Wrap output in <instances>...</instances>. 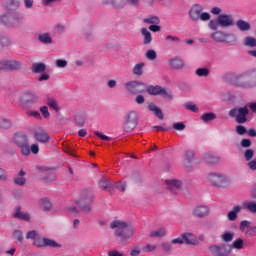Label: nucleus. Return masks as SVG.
<instances>
[{"instance_id": "473e14b6", "label": "nucleus", "mask_w": 256, "mask_h": 256, "mask_svg": "<svg viewBox=\"0 0 256 256\" xmlns=\"http://www.w3.org/2000/svg\"><path fill=\"white\" fill-rule=\"evenodd\" d=\"M161 89L162 87L161 86H153V85H150L146 88V92L149 94V95H153V96H158L160 95V92H161Z\"/></svg>"}, {"instance_id": "052dcab7", "label": "nucleus", "mask_w": 256, "mask_h": 256, "mask_svg": "<svg viewBox=\"0 0 256 256\" xmlns=\"http://www.w3.org/2000/svg\"><path fill=\"white\" fill-rule=\"evenodd\" d=\"M114 188H117L121 192H125V189L127 188V182L120 181L117 184L114 183Z\"/></svg>"}, {"instance_id": "f03ea898", "label": "nucleus", "mask_w": 256, "mask_h": 256, "mask_svg": "<svg viewBox=\"0 0 256 256\" xmlns=\"http://www.w3.org/2000/svg\"><path fill=\"white\" fill-rule=\"evenodd\" d=\"M230 84L241 89H253L256 87V71L250 70L243 74L233 76Z\"/></svg>"}, {"instance_id": "338daca9", "label": "nucleus", "mask_w": 256, "mask_h": 256, "mask_svg": "<svg viewBox=\"0 0 256 256\" xmlns=\"http://www.w3.org/2000/svg\"><path fill=\"white\" fill-rule=\"evenodd\" d=\"M186 128L183 122H175L173 124V129L176 131H183Z\"/></svg>"}, {"instance_id": "c85d7f7f", "label": "nucleus", "mask_w": 256, "mask_h": 256, "mask_svg": "<svg viewBox=\"0 0 256 256\" xmlns=\"http://www.w3.org/2000/svg\"><path fill=\"white\" fill-rule=\"evenodd\" d=\"M12 239H13V241H15L17 243L23 244V242H24L23 231L19 230V229L14 230L13 234H12Z\"/></svg>"}, {"instance_id": "423d86ee", "label": "nucleus", "mask_w": 256, "mask_h": 256, "mask_svg": "<svg viewBox=\"0 0 256 256\" xmlns=\"http://www.w3.org/2000/svg\"><path fill=\"white\" fill-rule=\"evenodd\" d=\"M249 110L247 106L240 107V108H233L229 111V116L231 118H235L238 124H245L247 122V115Z\"/></svg>"}, {"instance_id": "e433bc0d", "label": "nucleus", "mask_w": 256, "mask_h": 256, "mask_svg": "<svg viewBox=\"0 0 256 256\" xmlns=\"http://www.w3.org/2000/svg\"><path fill=\"white\" fill-rule=\"evenodd\" d=\"M106 4H111L116 9H123L125 7V0H108Z\"/></svg>"}, {"instance_id": "49530a36", "label": "nucleus", "mask_w": 256, "mask_h": 256, "mask_svg": "<svg viewBox=\"0 0 256 256\" xmlns=\"http://www.w3.org/2000/svg\"><path fill=\"white\" fill-rule=\"evenodd\" d=\"M244 207L250 212V213H256V202L255 201H249L244 204Z\"/></svg>"}, {"instance_id": "72a5a7b5", "label": "nucleus", "mask_w": 256, "mask_h": 256, "mask_svg": "<svg viewBox=\"0 0 256 256\" xmlns=\"http://www.w3.org/2000/svg\"><path fill=\"white\" fill-rule=\"evenodd\" d=\"M166 235V230L164 227L158 228L150 232L151 238H162Z\"/></svg>"}, {"instance_id": "13d9d810", "label": "nucleus", "mask_w": 256, "mask_h": 256, "mask_svg": "<svg viewBox=\"0 0 256 256\" xmlns=\"http://www.w3.org/2000/svg\"><path fill=\"white\" fill-rule=\"evenodd\" d=\"M219 26H220V24L218 23V17H217V20H210L208 23V27L212 31H217Z\"/></svg>"}, {"instance_id": "6e6d98bb", "label": "nucleus", "mask_w": 256, "mask_h": 256, "mask_svg": "<svg viewBox=\"0 0 256 256\" xmlns=\"http://www.w3.org/2000/svg\"><path fill=\"white\" fill-rule=\"evenodd\" d=\"M245 161L250 162L254 157V150L253 149H246L244 152Z\"/></svg>"}, {"instance_id": "69168bd1", "label": "nucleus", "mask_w": 256, "mask_h": 256, "mask_svg": "<svg viewBox=\"0 0 256 256\" xmlns=\"http://www.w3.org/2000/svg\"><path fill=\"white\" fill-rule=\"evenodd\" d=\"M156 248V244H147L146 246H144V248H142V251L145 253H150L152 251H155Z\"/></svg>"}, {"instance_id": "b1692460", "label": "nucleus", "mask_w": 256, "mask_h": 256, "mask_svg": "<svg viewBox=\"0 0 256 256\" xmlns=\"http://www.w3.org/2000/svg\"><path fill=\"white\" fill-rule=\"evenodd\" d=\"M26 172L21 169L19 174L13 178L14 184L17 186H24L27 183V179L24 177Z\"/></svg>"}, {"instance_id": "8fccbe9b", "label": "nucleus", "mask_w": 256, "mask_h": 256, "mask_svg": "<svg viewBox=\"0 0 256 256\" xmlns=\"http://www.w3.org/2000/svg\"><path fill=\"white\" fill-rule=\"evenodd\" d=\"M244 240L242 238H237V240H234L232 247L237 250L243 249Z\"/></svg>"}, {"instance_id": "bb28decb", "label": "nucleus", "mask_w": 256, "mask_h": 256, "mask_svg": "<svg viewBox=\"0 0 256 256\" xmlns=\"http://www.w3.org/2000/svg\"><path fill=\"white\" fill-rule=\"evenodd\" d=\"M38 41L45 45H51L53 43V38L50 33L45 32V33L39 34Z\"/></svg>"}, {"instance_id": "e2e57ef3", "label": "nucleus", "mask_w": 256, "mask_h": 256, "mask_svg": "<svg viewBox=\"0 0 256 256\" xmlns=\"http://www.w3.org/2000/svg\"><path fill=\"white\" fill-rule=\"evenodd\" d=\"M236 133L240 136H243V135L247 134V129L245 126L239 124L236 126Z\"/></svg>"}, {"instance_id": "4be33fe9", "label": "nucleus", "mask_w": 256, "mask_h": 256, "mask_svg": "<svg viewBox=\"0 0 256 256\" xmlns=\"http://www.w3.org/2000/svg\"><path fill=\"white\" fill-rule=\"evenodd\" d=\"M194 159V153L193 151H186L185 153V163H184V168L187 172H191L192 171V165L191 162Z\"/></svg>"}, {"instance_id": "6e6552de", "label": "nucleus", "mask_w": 256, "mask_h": 256, "mask_svg": "<svg viewBox=\"0 0 256 256\" xmlns=\"http://www.w3.org/2000/svg\"><path fill=\"white\" fill-rule=\"evenodd\" d=\"M208 181L217 188H224L228 185V180L225 175L221 173H210Z\"/></svg>"}, {"instance_id": "ddd939ff", "label": "nucleus", "mask_w": 256, "mask_h": 256, "mask_svg": "<svg viewBox=\"0 0 256 256\" xmlns=\"http://www.w3.org/2000/svg\"><path fill=\"white\" fill-rule=\"evenodd\" d=\"M34 245L38 248L51 247V248H59L60 244H57L56 240H50V238H37L34 241Z\"/></svg>"}, {"instance_id": "a18cd8bd", "label": "nucleus", "mask_w": 256, "mask_h": 256, "mask_svg": "<svg viewBox=\"0 0 256 256\" xmlns=\"http://www.w3.org/2000/svg\"><path fill=\"white\" fill-rule=\"evenodd\" d=\"M12 126V123L9 119H0V129H4V130H7V129H10Z\"/></svg>"}, {"instance_id": "0e129e2a", "label": "nucleus", "mask_w": 256, "mask_h": 256, "mask_svg": "<svg viewBox=\"0 0 256 256\" xmlns=\"http://www.w3.org/2000/svg\"><path fill=\"white\" fill-rule=\"evenodd\" d=\"M184 107H185L186 110H189V111H191L193 113H197L198 112L197 106L195 104H193V103H186L184 105Z\"/></svg>"}, {"instance_id": "a211bd4d", "label": "nucleus", "mask_w": 256, "mask_h": 256, "mask_svg": "<svg viewBox=\"0 0 256 256\" xmlns=\"http://www.w3.org/2000/svg\"><path fill=\"white\" fill-rule=\"evenodd\" d=\"M35 138L38 142L43 144H47L50 141L49 133L41 128L35 131Z\"/></svg>"}, {"instance_id": "3c124183", "label": "nucleus", "mask_w": 256, "mask_h": 256, "mask_svg": "<svg viewBox=\"0 0 256 256\" xmlns=\"http://www.w3.org/2000/svg\"><path fill=\"white\" fill-rule=\"evenodd\" d=\"M165 40L168 44L174 43L175 45L180 43V38L177 36L167 35Z\"/></svg>"}, {"instance_id": "de8ad7c7", "label": "nucleus", "mask_w": 256, "mask_h": 256, "mask_svg": "<svg viewBox=\"0 0 256 256\" xmlns=\"http://www.w3.org/2000/svg\"><path fill=\"white\" fill-rule=\"evenodd\" d=\"M42 180L45 182V183H50V182H53L56 180V175L54 172H48V175L47 176H42Z\"/></svg>"}, {"instance_id": "c756f323", "label": "nucleus", "mask_w": 256, "mask_h": 256, "mask_svg": "<svg viewBox=\"0 0 256 256\" xmlns=\"http://www.w3.org/2000/svg\"><path fill=\"white\" fill-rule=\"evenodd\" d=\"M182 237H183V241L188 245H196L197 243V239H196V236H194V234L186 233V234H183Z\"/></svg>"}, {"instance_id": "9d476101", "label": "nucleus", "mask_w": 256, "mask_h": 256, "mask_svg": "<svg viewBox=\"0 0 256 256\" xmlns=\"http://www.w3.org/2000/svg\"><path fill=\"white\" fill-rule=\"evenodd\" d=\"M138 123L137 113L135 111H130L126 115V120L124 122V130L126 132H131L135 130Z\"/></svg>"}, {"instance_id": "a19ab883", "label": "nucleus", "mask_w": 256, "mask_h": 256, "mask_svg": "<svg viewBox=\"0 0 256 256\" xmlns=\"http://www.w3.org/2000/svg\"><path fill=\"white\" fill-rule=\"evenodd\" d=\"M39 102V96L35 93H28L26 103L27 104H36Z\"/></svg>"}, {"instance_id": "79ce46f5", "label": "nucleus", "mask_w": 256, "mask_h": 256, "mask_svg": "<svg viewBox=\"0 0 256 256\" xmlns=\"http://www.w3.org/2000/svg\"><path fill=\"white\" fill-rule=\"evenodd\" d=\"M244 46L254 48L256 47V39L251 36H247L244 39Z\"/></svg>"}, {"instance_id": "412c9836", "label": "nucleus", "mask_w": 256, "mask_h": 256, "mask_svg": "<svg viewBox=\"0 0 256 256\" xmlns=\"http://www.w3.org/2000/svg\"><path fill=\"white\" fill-rule=\"evenodd\" d=\"M168 64L173 70H181L184 67V61L178 56L169 59Z\"/></svg>"}, {"instance_id": "774afa93", "label": "nucleus", "mask_w": 256, "mask_h": 256, "mask_svg": "<svg viewBox=\"0 0 256 256\" xmlns=\"http://www.w3.org/2000/svg\"><path fill=\"white\" fill-rule=\"evenodd\" d=\"M248 168L252 171H256V157L250 160L247 164Z\"/></svg>"}, {"instance_id": "37998d69", "label": "nucleus", "mask_w": 256, "mask_h": 256, "mask_svg": "<svg viewBox=\"0 0 256 256\" xmlns=\"http://www.w3.org/2000/svg\"><path fill=\"white\" fill-rule=\"evenodd\" d=\"M47 105L55 110L56 112H59V104L57 103V100L54 98H47Z\"/></svg>"}, {"instance_id": "cd10ccee", "label": "nucleus", "mask_w": 256, "mask_h": 256, "mask_svg": "<svg viewBox=\"0 0 256 256\" xmlns=\"http://www.w3.org/2000/svg\"><path fill=\"white\" fill-rule=\"evenodd\" d=\"M46 69H47V66L43 62L33 63L31 67L32 72L35 74L43 73L46 71Z\"/></svg>"}, {"instance_id": "6ab92c4d", "label": "nucleus", "mask_w": 256, "mask_h": 256, "mask_svg": "<svg viewBox=\"0 0 256 256\" xmlns=\"http://www.w3.org/2000/svg\"><path fill=\"white\" fill-rule=\"evenodd\" d=\"M208 214H209V208L205 205H199L193 209V215L197 218H204L208 216Z\"/></svg>"}, {"instance_id": "4d7b16f0", "label": "nucleus", "mask_w": 256, "mask_h": 256, "mask_svg": "<svg viewBox=\"0 0 256 256\" xmlns=\"http://www.w3.org/2000/svg\"><path fill=\"white\" fill-rule=\"evenodd\" d=\"M40 112H41L42 116H43L45 119H48V118H50V116H51V113H50V111H49V107L46 106V105L40 107Z\"/></svg>"}, {"instance_id": "1a4fd4ad", "label": "nucleus", "mask_w": 256, "mask_h": 256, "mask_svg": "<svg viewBox=\"0 0 256 256\" xmlns=\"http://www.w3.org/2000/svg\"><path fill=\"white\" fill-rule=\"evenodd\" d=\"M7 16H1V23L7 27H18L22 23V16L18 12H11L10 20Z\"/></svg>"}, {"instance_id": "20e7f679", "label": "nucleus", "mask_w": 256, "mask_h": 256, "mask_svg": "<svg viewBox=\"0 0 256 256\" xmlns=\"http://www.w3.org/2000/svg\"><path fill=\"white\" fill-rule=\"evenodd\" d=\"M14 144L21 148V153L23 156H29L31 154V149L29 145V138L24 133H15L13 137Z\"/></svg>"}, {"instance_id": "f8f14e48", "label": "nucleus", "mask_w": 256, "mask_h": 256, "mask_svg": "<svg viewBox=\"0 0 256 256\" xmlns=\"http://www.w3.org/2000/svg\"><path fill=\"white\" fill-rule=\"evenodd\" d=\"M211 38L218 43L229 42L227 38H230L232 42H236V36L232 33H224L222 31H216L211 34Z\"/></svg>"}, {"instance_id": "f3484780", "label": "nucleus", "mask_w": 256, "mask_h": 256, "mask_svg": "<svg viewBox=\"0 0 256 256\" xmlns=\"http://www.w3.org/2000/svg\"><path fill=\"white\" fill-rule=\"evenodd\" d=\"M98 186L100 189L105 190L107 192L112 193L113 189H115V183L111 181V179H107L105 177H102L99 182Z\"/></svg>"}, {"instance_id": "c03bdc74", "label": "nucleus", "mask_w": 256, "mask_h": 256, "mask_svg": "<svg viewBox=\"0 0 256 256\" xmlns=\"http://www.w3.org/2000/svg\"><path fill=\"white\" fill-rule=\"evenodd\" d=\"M144 23L158 25L160 23V19L157 16H149L144 18Z\"/></svg>"}, {"instance_id": "864d4df0", "label": "nucleus", "mask_w": 256, "mask_h": 256, "mask_svg": "<svg viewBox=\"0 0 256 256\" xmlns=\"http://www.w3.org/2000/svg\"><path fill=\"white\" fill-rule=\"evenodd\" d=\"M27 116L33 117V118L38 119V120L42 119L41 113L37 110H28L27 111Z\"/></svg>"}, {"instance_id": "bf43d9fd", "label": "nucleus", "mask_w": 256, "mask_h": 256, "mask_svg": "<svg viewBox=\"0 0 256 256\" xmlns=\"http://www.w3.org/2000/svg\"><path fill=\"white\" fill-rule=\"evenodd\" d=\"M9 180V175L4 168H0V181L7 182Z\"/></svg>"}, {"instance_id": "39448f33", "label": "nucleus", "mask_w": 256, "mask_h": 256, "mask_svg": "<svg viewBox=\"0 0 256 256\" xmlns=\"http://www.w3.org/2000/svg\"><path fill=\"white\" fill-rule=\"evenodd\" d=\"M76 204L83 212L90 213L91 204H93V191L91 189L85 190Z\"/></svg>"}, {"instance_id": "dca6fc26", "label": "nucleus", "mask_w": 256, "mask_h": 256, "mask_svg": "<svg viewBox=\"0 0 256 256\" xmlns=\"http://www.w3.org/2000/svg\"><path fill=\"white\" fill-rule=\"evenodd\" d=\"M165 183L169 191L172 192L173 194H177L182 187V182L177 179H167Z\"/></svg>"}, {"instance_id": "7c9ffc66", "label": "nucleus", "mask_w": 256, "mask_h": 256, "mask_svg": "<svg viewBox=\"0 0 256 256\" xmlns=\"http://www.w3.org/2000/svg\"><path fill=\"white\" fill-rule=\"evenodd\" d=\"M195 75L200 78H207L210 75V69L207 67L197 68L195 71Z\"/></svg>"}, {"instance_id": "5701e85b", "label": "nucleus", "mask_w": 256, "mask_h": 256, "mask_svg": "<svg viewBox=\"0 0 256 256\" xmlns=\"http://www.w3.org/2000/svg\"><path fill=\"white\" fill-rule=\"evenodd\" d=\"M236 28L242 32V33H245V32H249L251 30V25L249 22L243 20V19H238L236 21Z\"/></svg>"}, {"instance_id": "ea45409f", "label": "nucleus", "mask_w": 256, "mask_h": 256, "mask_svg": "<svg viewBox=\"0 0 256 256\" xmlns=\"http://www.w3.org/2000/svg\"><path fill=\"white\" fill-rule=\"evenodd\" d=\"M144 66L145 64L143 62L137 63L133 68V74L136 76H142Z\"/></svg>"}, {"instance_id": "2f4dec72", "label": "nucleus", "mask_w": 256, "mask_h": 256, "mask_svg": "<svg viewBox=\"0 0 256 256\" xmlns=\"http://www.w3.org/2000/svg\"><path fill=\"white\" fill-rule=\"evenodd\" d=\"M141 34L143 36V44L144 45H149L152 42L151 33L146 28H142L141 29Z\"/></svg>"}, {"instance_id": "4c0bfd02", "label": "nucleus", "mask_w": 256, "mask_h": 256, "mask_svg": "<svg viewBox=\"0 0 256 256\" xmlns=\"http://www.w3.org/2000/svg\"><path fill=\"white\" fill-rule=\"evenodd\" d=\"M215 119H216V114L213 113V112H208V113H204V114L201 115V120L204 123L211 122V121H213Z\"/></svg>"}, {"instance_id": "2eb2a0df", "label": "nucleus", "mask_w": 256, "mask_h": 256, "mask_svg": "<svg viewBox=\"0 0 256 256\" xmlns=\"http://www.w3.org/2000/svg\"><path fill=\"white\" fill-rule=\"evenodd\" d=\"M22 63L17 60H6L1 62L0 70H20Z\"/></svg>"}, {"instance_id": "4468645a", "label": "nucleus", "mask_w": 256, "mask_h": 256, "mask_svg": "<svg viewBox=\"0 0 256 256\" xmlns=\"http://www.w3.org/2000/svg\"><path fill=\"white\" fill-rule=\"evenodd\" d=\"M218 23L221 28H230L234 26L233 16L230 14H220L218 16Z\"/></svg>"}, {"instance_id": "58836bf2", "label": "nucleus", "mask_w": 256, "mask_h": 256, "mask_svg": "<svg viewBox=\"0 0 256 256\" xmlns=\"http://www.w3.org/2000/svg\"><path fill=\"white\" fill-rule=\"evenodd\" d=\"M234 235V232L225 231L221 236V240L225 243H230L233 240Z\"/></svg>"}, {"instance_id": "603ef678", "label": "nucleus", "mask_w": 256, "mask_h": 256, "mask_svg": "<svg viewBox=\"0 0 256 256\" xmlns=\"http://www.w3.org/2000/svg\"><path fill=\"white\" fill-rule=\"evenodd\" d=\"M63 151L66 153V154H68V155H70V156H72V157H75L76 155H75V149H73V147H71L69 144H64V146H63Z\"/></svg>"}, {"instance_id": "0eeeda50", "label": "nucleus", "mask_w": 256, "mask_h": 256, "mask_svg": "<svg viewBox=\"0 0 256 256\" xmlns=\"http://www.w3.org/2000/svg\"><path fill=\"white\" fill-rule=\"evenodd\" d=\"M209 252L212 256H229L232 253V246L212 244V246H209Z\"/></svg>"}, {"instance_id": "a878e982", "label": "nucleus", "mask_w": 256, "mask_h": 256, "mask_svg": "<svg viewBox=\"0 0 256 256\" xmlns=\"http://www.w3.org/2000/svg\"><path fill=\"white\" fill-rule=\"evenodd\" d=\"M204 160L208 164H217L220 161V157L212 152L205 153Z\"/></svg>"}, {"instance_id": "09e8293b", "label": "nucleus", "mask_w": 256, "mask_h": 256, "mask_svg": "<svg viewBox=\"0 0 256 256\" xmlns=\"http://www.w3.org/2000/svg\"><path fill=\"white\" fill-rule=\"evenodd\" d=\"M145 57H146V59L153 61L157 58V53L155 52V50L149 49L146 51Z\"/></svg>"}, {"instance_id": "5fc2aeb1", "label": "nucleus", "mask_w": 256, "mask_h": 256, "mask_svg": "<svg viewBox=\"0 0 256 256\" xmlns=\"http://www.w3.org/2000/svg\"><path fill=\"white\" fill-rule=\"evenodd\" d=\"M41 203H42L44 210H46V211L51 210L52 202L48 198H42Z\"/></svg>"}, {"instance_id": "c9c22d12", "label": "nucleus", "mask_w": 256, "mask_h": 256, "mask_svg": "<svg viewBox=\"0 0 256 256\" xmlns=\"http://www.w3.org/2000/svg\"><path fill=\"white\" fill-rule=\"evenodd\" d=\"M26 239L33 240L34 241L33 243H35V241H37V239H42V238L37 230H29L26 233Z\"/></svg>"}, {"instance_id": "aec40b11", "label": "nucleus", "mask_w": 256, "mask_h": 256, "mask_svg": "<svg viewBox=\"0 0 256 256\" xmlns=\"http://www.w3.org/2000/svg\"><path fill=\"white\" fill-rule=\"evenodd\" d=\"M14 218L19 219V220H23L26 222H30L31 220V215L27 212H23L21 210V206H16L15 207V213L13 214Z\"/></svg>"}, {"instance_id": "f704fd0d", "label": "nucleus", "mask_w": 256, "mask_h": 256, "mask_svg": "<svg viewBox=\"0 0 256 256\" xmlns=\"http://www.w3.org/2000/svg\"><path fill=\"white\" fill-rule=\"evenodd\" d=\"M241 211V206L236 205L233 207L231 211L228 212V220L235 221L237 218V214Z\"/></svg>"}, {"instance_id": "f257e3e1", "label": "nucleus", "mask_w": 256, "mask_h": 256, "mask_svg": "<svg viewBox=\"0 0 256 256\" xmlns=\"http://www.w3.org/2000/svg\"><path fill=\"white\" fill-rule=\"evenodd\" d=\"M110 228L115 230L114 234L120 243H127L135 233V227L122 220L112 221L110 223Z\"/></svg>"}, {"instance_id": "7ed1b4c3", "label": "nucleus", "mask_w": 256, "mask_h": 256, "mask_svg": "<svg viewBox=\"0 0 256 256\" xmlns=\"http://www.w3.org/2000/svg\"><path fill=\"white\" fill-rule=\"evenodd\" d=\"M204 7L201 4H193L189 10V18L192 22H208L211 19V15L209 12H203Z\"/></svg>"}, {"instance_id": "9b49d317", "label": "nucleus", "mask_w": 256, "mask_h": 256, "mask_svg": "<svg viewBox=\"0 0 256 256\" xmlns=\"http://www.w3.org/2000/svg\"><path fill=\"white\" fill-rule=\"evenodd\" d=\"M125 86L127 91L134 95L143 94L146 90V85L137 81L127 82Z\"/></svg>"}, {"instance_id": "680f3d73", "label": "nucleus", "mask_w": 256, "mask_h": 256, "mask_svg": "<svg viewBox=\"0 0 256 256\" xmlns=\"http://www.w3.org/2000/svg\"><path fill=\"white\" fill-rule=\"evenodd\" d=\"M245 235L247 237H256V226L248 227Z\"/></svg>"}, {"instance_id": "393cba45", "label": "nucleus", "mask_w": 256, "mask_h": 256, "mask_svg": "<svg viewBox=\"0 0 256 256\" xmlns=\"http://www.w3.org/2000/svg\"><path fill=\"white\" fill-rule=\"evenodd\" d=\"M147 108H148V110L150 112L154 113V115L159 120H163L164 119V115H163V112H162L161 108L157 107L153 102L149 103Z\"/></svg>"}]
</instances>
